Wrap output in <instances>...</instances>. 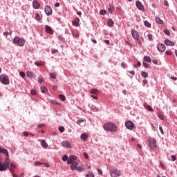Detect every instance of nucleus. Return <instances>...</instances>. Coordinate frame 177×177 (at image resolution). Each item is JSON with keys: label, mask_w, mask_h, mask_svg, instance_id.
<instances>
[{"label": "nucleus", "mask_w": 177, "mask_h": 177, "mask_svg": "<svg viewBox=\"0 0 177 177\" xmlns=\"http://www.w3.org/2000/svg\"><path fill=\"white\" fill-rule=\"evenodd\" d=\"M59 99L60 100H62V102L66 101V96L63 95H59Z\"/></svg>", "instance_id": "c9c22d12"}, {"label": "nucleus", "mask_w": 177, "mask_h": 177, "mask_svg": "<svg viewBox=\"0 0 177 177\" xmlns=\"http://www.w3.org/2000/svg\"><path fill=\"white\" fill-rule=\"evenodd\" d=\"M108 12L111 15L113 12H114V7L111 5H110L109 8H108Z\"/></svg>", "instance_id": "a878e982"}, {"label": "nucleus", "mask_w": 177, "mask_h": 177, "mask_svg": "<svg viewBox=\"0 0 177 177\" xmlns=\"http://www.w3.org/2000/svg\"><path fill=\"white\" fill-rule=\"evenodd\" d=\"M12 44L18 45V46H23V45L26 44V41H24V39L20 38L18 36H17L14 39H12Z\"/></svg>", "instance_id": "7ed1b4c3"}, {"label": "nucleus", "mask_w": 177, "mask_h": 177, "mask_svg": "<svg viewBox=\"0 0 177 177\" xmlns=\"http://www.w3.org/2000/svg\"><path fill=\"white\" fill-rule=\"evenodd\" d=\"M35 20H37V21H41L42 20V19L41 18V16H39V14L38 13L35 14Z\"/></svg>", "instance_id": "b1692460"}, {"label": "nucleus", "mask_w": 177, "mask_h": 177, "mask_svg": "<svg viewBox=\"0 0 177 177\" xmlns=\"http://www.w3.org/2000/svg\"><path fill=\"white\" fill-rule=\"evenodd\" d=\"M91 97H93V99H95V100H97V96H96L95 95H92Z\"/></svg>", "instance_id": "052dcab7"}, {"label": "nucleus", "mask_w": 177, "mask_h": 177, "mask_svg": "<svg viewBox=\"0 0 177 177\" xmlns=\"http://www.w3.org/2000/svg\"><path fill=\"white\" fill-rule=\"evenodd\" d=\"M109 172L111 177H118L121 175V171L117 169H113Z\"/></svg>", "instance_id": "39448f33"}, {"label": "nucleus", "mask_w": 177, "mask_h": 177, "mask_svg": "<svg viewBox=\"0 0 177 177\" xmlns=\"http://www.w3.org/2000/svg\"><path fill=\"white\" fill-rule=\"evenodd\" d=\"M129 74H132V75H134V74H135V71H129Z\"/></svg>", "instance_id": "338daca9"}, {"label": "nucleus", "mask_w": 177, "mask_h": 177, "mask_svg": "<svg viewBox=\"0 0 177 177\" xmlns=\"http://www.w3.org/2000/svg\"><path fill=\"white\" fill-rule=\"evenodd\" d=\"M144 24L145 27H150L151 26V24H150V23H149L147 21H145Z\"/></svg>", "instance_id": "58836bf2"}, {"label": "nucleus", "mask_w": 177, "mask_h": 177, "mask_svg": "<svg viewBox=\"0 0 177 177\" xmlns=\"http://www.w3.org/2000/svg\"><path fill=\"white\" fill-rule=\"evenodd\" d=\"M42 164L44 163H41L40 162L36 161L34 162V165H35L36 167L38 165H42Z\"/></svg>", "instance_id": "49530a36"}, {"label": "nucleus", "mask_w": 177, "mask_h": 177, "mask_svg": "<svg viewBox=\"0 0 177 177\" xmlns=\"http://www.w3.org/2000/svg\"><path fill=\"white\" fill-rule=\"evenodd\" d=\"M30 93H31V95H32L33 96H35V95H37V91H35V90H31V91H30Z\"/></svg>", "instance_id": "09e8293b"}, {"label": "nucleus", "mask_w": 177, "mask_h": 177, "mask_svg": "<svg viewBox=\"0 0 177 177\" xmlns=\"http://www.w3.org/2000/svg\"><path fill=\"white\" fill-rule=\"evenodd\" d=\"M91 41L93 42V44H97V41L95 39H91Z\"/></svg>", "instance_id": "774afa93"}, {"label": "nucleus", "mask_w": 177, "mask_h": 177, "mask_svg": "<svg viewBox=\"0 0 177 177\" xmlns=\"http://www.w3.org/2000/svg\"><path fill=\"white\" fill-rule=\"evenodd\" d=\"M162 3L165 5V6H169V3H168V1L167 0H163Z\"/></svg>", "instance_id": "4c0bfd02"}, {"label": "nucleus", "mask_w": 177, "mask_h": 177, "mask_svg": "<svg viewBox=\"0 0 177 177\" xmlns=\"http://www.w3.org/2000/svg\"><path fill=\"white\" fill-rule=\"evenodd\" d=\"M88 136H89L88 135V133H82L81 134L80 138L82 140H83L84 142H86V139H88Z\"/></svg>", "instance_id": "f3484780"}, {"label": "nucleus", "mask_w": 177, "mask_h": 177, "mask_svg": "<svg viewBox=\"0 0 177 177\" xmlns=\"http://www.w3.org/2000/svg\"><path fill=\"white\" fill-rule=\"evenodd\" d=\"M40 6H41V4H39V3H38L37 0L33 1L32 7L34 8V9H39Z\"/></svg>", "instance_id": "ddd939ff"}, {"label": "nucleus", "mask_w": 177, "mask_h": 177, "mask_svg": "<svg viewBox=\"0 0 177 177\" xmlns=\"http://www.w3.org/2000/svg\"><path fill=\"white\" fill-rule=\"evenodd\" d=\"M100 15H102V16H104V15H106V10H101L100 11Z\"/></svg>", "instance_id": "79ce46f5"}, {"label": "nucleus", "mask_w": 177, "mask_h": 177, "mask_svg": "<svg viewBox=\"0 0 177 177\" xmlns=\"http://www.w3.org/2000/svg\"><path fill=\"white\" fill-rule=\"evenodd\" d=\"M45 13H46L48 16H50L52 15V8L49 6H46L45 7Z\"/></svg>", "instance_id": "2eb2a0df"}, {"label": "nucleus", "mask_w": 177, "mask_h": 177, "mask_svg": "<svg viewBox=\"0 0 177 177\" xmlns=\"http://www.w3.org/2000/svg\"><path fill=\"white\" fill-rule=\"evenodd\" d=\"M147 110H148L149 111H153V108H151V106H150V105H148L146 106Z\"/></svg>", "instance_id": "a18cd8bd"}, {"label": "nucleus", "mask_w": 177, "mask_h": 177, "mask_svg": "<svg viewBox=\"0 0 177 177\" xmlns=\"http://www.w3.org/2000/svg\"><path fill=\"white\" fill-rule=\"evenodd\" d=\"M75 160H77V156H69V158H68L67 164H68V165L73 164V161H75Z\"/></svg>", "instance_id": "1a4fd4ad"}, {"label": "nucleus", "mask_w": 177, "mask_h": 177, "mask_svg": "<svg viewBox=\"0 0 177 177\" xmlns=\"http://www.w3.org/2000/svg\"><path fill=\"white\" fill-rule=\"evenodd\" d=\"M0 82H1V84H3V85H9L10 82L9 81V77L6 75H0Z\"/></svg>", "instance_id": "20e7f679"}, {"label": "nucleus", "mask_w": 177, "mask_h": 177, "mask_svg": "<svg viewBox=\"0 0 177 177\" xmlns=\"http://www.w3.org/2000/svg\"><path fill=\"white\" fill-rule=\"evenodd\" d=\"M91 93H92L93 95H98L99 91H97V89L96 88H93L91 90Z\"/></svg>", "instance_id": "393cba45"}, {"label": "nucleus", "mask_w": 177, "mask_h": 177, "mask_svg": "<svg viewBox=\"0 0 177 177\" xmlns=\"http://www.w3.org/2000/svg\"><path fill=\"white\" fill-rule=\"evenodd\" d=\"M165 53H166L167 55H169V56H171V55H172V52H171V51H169V50H167V51L165 52Z\"/></svg>", "instance_id": "13d9d810"}, {"label": "nucleus", "mask_w": 177, "mask_h": 177, "mask_svg": "<svg viewBox=\"0 0 177 177\" xmlns=\"http://www.w3.org/2000/svg\"><path fill=\"white\" fill-rule=\"evenodd\" d=\"M50 77L53 78V80H56V75H55V73H50Z\"/></svg>", "instance_id": "a19ab883"}, {"label": "nucleus", "mask_w": 177, "mask_h": 177, "mask_svg": "<svg viewBox=\"0 0 177 177\" xmlns=\"http://www.w3.org/2000/svg\"><path fill=\"white\" fill-rule=\"evenodd\" d=\"M20 76L22 77V78H24V77H26V73L23 71L20 72Z\"/></svg>", "instance_id": "3c124183"}, {"label": "nucleus", "mask_w": 177, "mask_h": 177, "mask_svg": "<svg viewBox=\"0 0 177 177\" xmlns=\"http://www.w3.org/2000/svg\"><path fill=\"white\" fill-rule=\"evenodd\" d=\"M104 42H105V44L106 45H109L110 44V41H109V40H104Z\"/></svg>", "instance_id": "69168bd1"}, {"label": "nucleus", "mask_w": 177, "mask_h": 177, "mask_svg": "<svg viewBox=\"0 0 177 177\" xmlns=\"http://www.w3.org/2000/svg\"><path fill=\"white\" fill-rule=\"evenodd\" d=\"M131 35L134 39H139V33H138V31L135 30H131Z\"/></svg>", "instance_id": "9d476101"}, {"label": "nucleus", "mask_w": 177, "mask_h": 177, "mask_svg": "<svg viewBox=\"0 0 177 177\" xmlns=\"http://www.w3.org/2000/svg\"><path fill=\"white\" fill-rule=\"evenodd\" d=\"M10 165V160H9V156H7L6 160L3 163L0 161V171H6L9 166Z\"/></svg>", "instance_id": "f257e3e1"}, {"label": "nucleus", "mask_w": 177, "mask_h": 177, "mask_svg": "<svg viewBox=\"0 0 177 177\" xmlns=\"http://www.w3.org/2000/svg\"><path fill=\"white\" fill-rule=\"evenodd\" d=\"M84 156L85 158H86V160H89V156L88 155V153H86V152L84 153Z\"/></svg>", "instance_id": "864d4df0"}, {"label": "nucleus", "mask_w": 177, "mask_h": 177, "mask_svg": "<svg viewBox=\"0 0 177 177\" xmlns=\"http://www.w3.org/2000/svg\"><path fill=\"white\" fill-rule=\"evenodd\" d=\"M51 103H53V104H59V102H57L56 100H52Z\"/></svg>", "instance_id": "680f3d73"}, {"label": "nucleus", "mask_w": 177, "mask_h": 177, "mask_svg": "<svg viewBox=\"0 0 177 177\" xmlns=\"http://www.w3.org/2000/svg\"><path fill=\"white\" fill-rule=\"evenodd\" d=\"M105 131H110L111 132H115L117 131V126L114 123H108L103 126Z\"/></svg>", "instance_id": "f03ea898"}, {"label": "nucleus", "mask_w": 177, "mask_h": 177, "mask_svg": "<svg viewBox=\"0 0 177 177\" xmlns=\"http://www.w3.org/2000/svg\"><path fill=\"white\" fill-rule=\"evenodd\" d=\"M148 38H149V41H153V35L148 34Z\"/></svg>", "instance_id": "8fccbe9b"}, {"label": "nucleus", "mask_w": 177, "mask_h": 177, "mask_svg": "<svg viewBox=\"0 0 177 177\" xmlns=\"http://www.w3.org/2000/svg\"><path fill=\"white\" fill-rule=\"evenodd\" d=\"M113 25H114V21L112 19H109L108 21V26L109 27H113Z\"/></svg>", "instance_id": "7c9ffc66"}, {"label": "nucleus", "mask_w": 177, "mask_h": 177, "mask_svg": "<svg viewBox=\"0 0 177 177\" xmlns=\"http://www.w3.org/2000/svg\"><path fill=\"white\" fill-rule=\"evenodd\" d=\"M143 66L146 68H149V67H150V64H147V62H143Z\"/></svg>", "instance_id": "c03bdc74"}, {"label": "nucleus", "mask_w": 177, "mask_h": 177, "mask_svg": "<svg viewBox=\"0 0 177 177\" xmlns=\"http://www.w3.org/2000/svg\"><path fill=\"white\" fill-rule=\"evenodd\" d=\"M152 62L153 63V64H158V60H153Z\"/></svg>", "instance_id": "0e129e2a"}, {"label": "nucleus", "mask_w": 177, "mask_h": 177, "mask_svg": "<svg viewBox=\"0 0 177 177\" xmlns=\"http://www.w3.org/2000/svg\"><path fill=\"white\" fill-rule=\"evenodd\" d=\"M62 146L66 149H71V143L69 141L65 140L62 142Z\"/></svg>", "instance_id": "6e6552de"}, {"label": "nucleus", "mask_w": 177, "mask_h": 177, "mask_svg": "<svg viewBox=\"0 0 177 177\" xmlns=\"http://www.w3.org/2000/svg\"><path fill=\"white\" fill-rule=\"evenodd\" d=\"M86 177H95V175L92 171H88L86 176Z\"/></svg>", "instance_id": "72a5a7b5"}, {"label": "nucleus", "mask_w": 177, "mask_h": 177, "mask_svg": "<svg viewBox=\"0 0 177 177\" xmlns=\"http://www.w3.org/2000/svg\"><path fill=\"white\" fill-rule=\"evenodd\" d=\"M46 31L48 34H53V30H52V28H50V26H46Z\"/></svg>", "instance_id": "a211bd4d"}, {"label": "nucleus", "mask_w": 177, "mask_h": 177, "mask_svg": "<svg viewBox=\"0 0 177 177\" xmlns=\"http://www.w3.org/2000/svg\"><path fill=\"white\" fill-rule=\"evenodd\" d=\"M3 35H5L6 37L7 36V35H12V31H9V32H5L4 33H3Z\"/></svg>", "instance_id": "37998d69"}, {"label": "nucleus", "mask_w": 177, "mask_h": 177, "mask_svg": "<svg viewBox=\"0 0 177 177\" xmlns=\"http://www.w3.org/2000/svg\"><path fill=\"white\" fill-rule=\"evenodd\" d=\"M78 164H77V162H73L71 165V169H72V171H75V169H77V167Z\"/></svg>", "instance_id": "6ab92c4d"}, {"label": "nucleus", "mask_w": 177, "mask_h": 177, "mask_svg": "<svg viewBox=\"0 0 177 177\" xmlns=\"http://www.w3.org/2000/svg\"><path fill=\"white\" fill-rule=\"evenodd\" d=\"M41 145L42 146V147H44V149H46L48 147V143L45 142V140H42L41 141Z\"/></svg>", "instance_id": "aec40b11"}, {"label": "nucleus", "mask_w": 177, "mask_h": 177, "mask_svg": "<svg viewBox=\"0 0 177 177\" xmlns=\"http://www.w3.org/2000/svg\"><path fill=\"white\" fill-rule=\"evenodd\" d=\"M157 49L159 52H165V45L164 44H158L157 46Z\"/></svg>", "instance_id": "9b49d317"}, {"label": "nucleus", "mask_w": 177, "mask_h": 177, "mask_svg": "<svg viewBox=\"0 0 177 177\" xmlns=\"http://www.w3.org/2000/svg\"><path fill=\"white\" fill-rule=\"evenodd\" d=\"M35 66H37L38 67L41 66H45L44 62H36L35 63Z\"/></svg>", "instance_id": "bb28decb"}, {"label": "nucleus", "mask_w": 177, "mask_h": 177, "mask_svg": "<svg viewBox=\"0 0 177 177\" xmlns=\"http://www.w3.org/2000/svg\"><path fill=\"white\" fill-rule=\"evenodd\" d=\"M72 24L73 26H75V27H78V26L80 25L79 22L77 21H72Z\"/></svg>", "instance_id": "f704fd0d"}, {"label": "nucleus", "mask_w": 177, "mask_h": 177, "mask_svg": "<svg viewBox=\"0 0 177 177\" xmlns=\"http://www.w3.org/2000/svg\"><path fill=\"white\" fill-rule=\"evenodd\" d=\"M159 129H160V131L162 135H164V130L162 129V127L160 126V127H159Z\"/></svg>", "instance_id": "4d7b16f0"}, {"label": "nucleus", "mask_w": 177, "mask_h": 177, "mask_svg": "<svg viewBox=\"0 0 177 177\" xmlns=\"http://www.w3.org/2000/svg\"><path fill=\"white\" fill-rule=\"evenodd\" d=\"M0 153H3V154H5L7 157H9V152H8V150L4 148H2L1 146H0Z\"/></svg>", "instance_id": "dca6fc26"}, {"label": "nucleus", "mask_w": 177, "mask_h": 177, "mask_svg": "<svg viewBox=\"0 0 177 177\" xmlns=\"http://www.w3.org/2000/svg\"><path fill=\"white\" fill-rule=\"evenodd\" d=\"M67 160H68V156L67 155H64L63 157H62V160L63 161H67Z\"/></svg>", "instance_id": "ea45409f"}, {"label": "nucleus", "mask_w": 177, "mask_h": 177, "mask_svg": "<svg viewBox=\"0 0 177 177\" xmlns=\"http://www.w3.org/2000/svg\"><path fill=\"white\" fill-rule=\"evenodd\" d=\"M165 45H167V46H175V42L171 41L169 39H165Z\"/></svg>", "instance_id": "4468645a"}, {"label": "nucleus", "mask_w": 177, "mask_h": 177, "mask_svg": "<svg viewBox=\"0 0 177 177\" xmlns=\"http://www.w3.org/2000/svg\"><path fill=\"white\" fill-rule=\"evenodd\" d=\"M26 75H27V77H28L29 78H34V77H35V75H34V73H32V72H31V71H28V72L26 73Z\"/></svg>", "instance_id": "412c9836"}, {"label": "nucleus", "mask_w": 177, "mask_h": 177, "mask_svg": "<svg viewBox=\"0 0 177 177\" xmlns=\"http://www.w3.org/2000/svg\"><path fill=\"white\" fill-rule=\"evenodd\" d=\"M81 122H85L84 120H80L77 122V125H81Z\"/></svg>", "instance_id": "603ef678"}, {"label": "nucleus", "mask_w": 177, "mask_h": 177, "mask_svg": "<svg viewBox=\"0 0 177 177\" xmlns=\"http://www.w3.org/2000/svg\"><path fill=\"white\" fill-rule=\"evenodd\" d=\"M10 172H13V169H15V168H16V165L15 163H10Z\"/></svg>", "instance_id": "cd10ccee"}, {"label": "nucleus", "mask_w": 177, "mask_h": 177, "mask_svg": "<svg viewBox=\"0 0 177 177\" xmlns=\"http://www.w3.org/2000/svg\"><path fill=\"white\" fill-rule=\"evenodd\" d=\"M145 62H148V63L151 62V58L150 57L145 56L144 57Z\"/></svg>", "instance_id": "c85d7f7f"}, {"label": "nucleus", "mask_w": 177, "mask_h": 177, "mask_svg": "<svg viewBox=\"0 0 177 177\" xmlns=\"http://www.w3.org/2000/svg\"><path fill=\"white\" fill-rule=\"evenodd\" d=\"M156 23H158V24H164V21L161 20V19L158 17H157L156 18Z\"/></svg>", "instance_id": "5701e85b"}, {"label": "nucleus", "mask_w": 177, "mask_h": 177, "mask_svg": "<svg viewBox=\"0 0 177 177\" xmlns=\"http://www.w3.org/2000/svg\"><path fill=\"white\" fill-rule=\"evenodd\" d=\"M158 118H159L160 120H164L165 119V117L164 115H163L162 113H159L158 114Z\"/></svg>", "instance_id": "473e14b6"}, {"label": "nucleus", "mask_w": 177, "mask_h": 177, "mask_svg": "<svg viewBox=\"0 0 177 177\" xmlns=\"http://www.w3.org/2000/svg\"><path fill=\"white\" fill-rule=\"evenodd\" d=\"M125 127L129 131H132L135 128V124L132 121L128 120L125 122Z\"/></svg>", "instance_id": "423d86ee"}, {"label": "nucleus", "mask_w": 177, "mask_h": 177, "mask_svg": "<svg viewBox=\"0 0 177 177\" xmlns=\"http://www.w3.org/2000/svg\"><path fill=\"white\" fill-rule=\"evenodd\" d=\"M171 161H176V156L175 155L171 156Z\"/></svg>", "instance_id": "5fc2aeb1"}, {"label": "nucleus", "mask_w": 177, "mask_h": 177, "mask_svg": "<svg viewBox=\"0 0 177 177\" xmlns=\"http://www.w3.org/2000/svg\"><path fill=\"white\" fill-rule=\"evenodd\" d=\"M41 91L42 93H46V92H48V88H46L45 86H41Z\"/></svg>", "instance_id": "2f4dec72"}, {"label": "nucleus", "mask_w": 177, "mask_h": 177, "mask_svg": "<svg viewBox=\"0 0 177 177\" xmlns=\"http://www.w3.org/2000/svg\"><path fill=\"white\" fill-rule=\"evenodd\" d=\"M136 6L138 8V9H139V10H145V7L143 6V5L142 4V3L139 1H136Z\"/></svg>", "instance_id": "f8f14e48"}, {"label": "nucleus", "mask_w": 177, "mask_h": 177, "mask_svg": "<svg viewBox=\"0 0 177 177\" xmlns=\"http://www.w3.org/2000/svg\"><path fill=\"white\" fill-rule=\"evenodd\" d=\"M98 174L100 175H103V171L100 169H98Z\"/></svg>", "instance_id": "e2e57ef3"}, {"label": "nucleus", "mask_w": 177, "mask_h": 177, "mask_svg": "<svg viewBox=\"0 0 177 177\" xmlns=\"http://www.w3.org/2000/svg\"><path fill=\"white\" fill-rule=\"evenodd\" d=\"M157 146V141L154 138L149 139V147L151 149H154Z\"/></svg>", "instance_id": "0eeeda50"}, {"label": "nucleus", "mask_w": 177, "mask_h": 177, "mask_svg": "<svg viewBox=\"0 0 177 177\" xmlns=\"http://www.w3.org/2000/svg\"><path fill=\"white\" fill-rule=\"evenodd\" d=\"M76 169H77V171H78V172H82V171H84V169H85V166H84V165L78 166Z\"/></svg>", "instance_id": "4be33fe9"}, {"label": "nucleus", "mask_w": 177, "mask_h": 177, "mask_svg": "<svg viewBox=\"0 0 177 177\" xmlns=\"http://www.w3.org/2000/svg\"><path fill=\"white\" fill-rule=\"evenodd\" d=\"M138 67H140V66H141L140 62H138L137 63V65L135 64V65H134V67H138Z\"/></svg>", "instance_id": "bf43d9fd"}, {"label": "nucleus", "mask_w": 177, "mask_h": 177, "mask_svg": "<svg viewBox=\"0 0 177 177\" xmlns=\"http://www.w3.org/2000/svg\"><path fill=\"white\" fill-rule=\"evenodd\" d=\"M141 75L143 78H147L149 77V74L147 72H142Z\"/></svg>", "instance_id": "c756f323"}, {"label": "nucleus", "mask_w": 177, "mask_h": 177, "mask_svg": "<svg viewBox=\"0 0 177 177\" xmlns=\"http://www.w3.org/2000/svg\"><path fill=\"white\" fill-rule=\"evenodd\" d=\"M38 82H39V84H42V82H44V77L42 76L38 77Z\"/></svg>", "instance_id": "e433bc0d"}, {"label": "nucleus", "mask_w": 177, "mask_h": 177, "mask_svg": "<svg viewBox=\"0 0 177 177\" xmlns=\"http://www.w3.org/2000/svg\"><path fill=\"white\" fill-rule=\"evenodd\" d=\"M59 132H64V128L63 127H59Z\"/></svg>", "instance_id": "6e6d98bb"}, {"label": "nucleus", "mask_w": 177, "mask_h": 177, "mask_svg": "<svg viewBox=\"0 0 177 177\" xmlns=\"http://www.w3.org/2000/svg\"><path fill=\"white\" fill-rule=\"evenodd\" d=\"M164 32L166 35H171V32L168 30H165Z\"/></svg>", "instance_id": "de8ad7c7"}]
</instances>
